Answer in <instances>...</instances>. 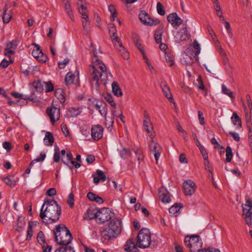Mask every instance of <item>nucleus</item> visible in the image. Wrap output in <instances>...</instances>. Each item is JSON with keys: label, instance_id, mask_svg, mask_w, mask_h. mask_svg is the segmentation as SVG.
Masks as SVG:
<instances>
[{"label": "nucleus", "instance_id": "obj_1", "mask_svg": "<svg viewBox=\"0 0 252 252\" xmlns=\"http://www.w3.org/2000/svg\"><path fill=\"white\" fill-rule=\"evenodd\" d=\"M92 61L94 64L90 66L92 71L89 80L92 85H94L97 89L101 83L104 86L106 84L107 80V72L105 64L99 61L96 52L94 51Z\"/></svg>", "mask_w": 252, "mask_h": 252}, {"label": "nucleus", "instance_id": "obj_2", "mask_svg": "<svg viewBox=\"0 0 252 252\" xmlns=\"http://www.w3.org/2000/svg\"><path fill=\"white\" fill-rule=\"evenodd\" d=\"M61 214V208L54 199L45 200L40 209L39 216L43 223L48 224L56 222Z\"/></svg>", "mask_w": 252, "mask_h": 252}, {"label": "nucleus", "instance_id": "obj_3", "mask_svg": "<svg viewBox=\"0 0 252 252\" xmlns=\"http://www.w3.org/2000/svg\"><path fill=\"white\" fill-rule=\"evenodd\" d=\"M121 222L118 219L111 220L108 227L101 231V236L105 240L116 238L121 232Z\"/></svg>", "mask_w": 252, "mask_h": 252}, {"label": "nucleus", "instance_id": "obj_4", "mask_svg": "<svg viewBox=\"0 0 252 252\" xmlns=\"http://www.w3.org/2000/svg\"><path fill=\"white\" fill-rule=\"evenodd\" d=\"M54 234L55 241L62 246L68 245L72 240V236L69 230L64 226L57 225L54 230Z\"/></svg>", "mask_w": 252, "mask_h": 252}, {"label": "nucleus", "instance_id": "obj_5", "mask_svg": "<svg viewBox=\"0 0 252 252\" xmlns=\"http://www.w3.org/2000/svg\"><path fill=\"white\" fill-rule=\"evenodd\" d=\"M136 245L140 248L145 249L150 246L151 242V233L147 228L141 229L137 236Z\"/></svg>", "mask_w": 252, "mask_h": 252}, {"label": "nucleus", "instance_id": "obj_6", "mask_svg": "<svg viewBox=\"0 0 252 252\" xmlns=\"http://www.w3.org/2000/svg\"><path fill=\"white\" fill-rule=\"evenodd\" d=\"M184 242L186 246L189 249L191 252H195L202 247V243L198 235L187 236L185 238Z\"/></svg>", "mask_w": 252, "mask_h": 252}, {"label": "nucleus", "instance_id": "obj_7", "mask_svg": "<svg viewBox=\"0 0 252 252\" xmlns=\"http://www.w3.org/2000/svg\"><path fill=\"white\" fill-rule=\"evenodd\" d=\"M139 18L140 21L145 25L152 26L160 23L158 19H152L145 11H141L139 14Z\"/></svg>", "mask_w": 252, "mask_h": 252}, {"label": "nucleus", "instance_id": "obj_8", "mask_svg": "<svg viewBox=\"0 0 252 252\" xmlns=\"http://www.w3.org/2000/svg\"><path fill=\"white\" fill-rule=\"evenodd\" d=\"M149 148L150 152L154 154L156 163L158 164V159L162 152V148L158 143L155 142L153 139H152L149 142Z\"/></svg>", "mask_w": 252, "mask_h": 252}, {"label": "nucleus", "instance_id": "obj_9", "mask_svg": "<svg viewBox=\"0 0 252 252\" xmlns=\"http://www.w3.org/2000/svg\"><path fill=\"white\" fill-rule=\"evenodd\" d=\"M111 218V211L109 209L103 208L99 210L97 214V219L99 223H103Z\"/></svg>", "mask_w": 252, "mask_h": 252}, {"label": "nucleus", "instance_id": "obj_10", "mask_svg": "<svg viewBox=\"0 0 252 252\" xmlns=\"http://www.w3.org/2000/svg\"><path fill=\"white\" fill-rule=\"evenodd\" d=\"M184 192L186 195L191 196L195 191L196 186L191 180L185 181L183 183Z\"/></svg>", "mask_w": 252, "mask_h": 252}, {"label": "nucleus", "instance_id": "obj_11", "mask_svg": "<svg viewBox=\"0 0 252 252\" xmlns=\"http://www.w3.org/2000/svg\"><path fill=\"white\" fill-rule=\"evenodd\" d=\"M46 113L53 125L60 118V110L55 107H48L46 109Z\"/></svg>", "mask_w": 252, "mask_h": 252}, {"label": "nucleus", "instance_id": "obj_12", "mask_svg": "<svg viewBox=\"0 0 252 252\" xmlns=\"http://www.w3.org/2000/svg\"><path fill=\"white\" fill-rule=\"evenodd\" d=\"M189 33L188 32L187 28L184 27L182 29L176 32L174 35L176 42L180 43L189 38Z\"/></svg>", "mask_w": 252, "mask_h": 252}, {"label": "nucleus", "instance_id": "obj_13", "mask_svg": "<svg viewBox=\"0 0 252 252\" xmlns=\"http://www.w3.org/2000/svg\"><path fill=\"white\" fill-rule=\"evenodd\" d=\"M91 132L92 138L95 141H97L102 137L103 128L100 125H94L92 126Z\"/></svg>", "mask_w": 252, "mask_h": 252}, {"label": "nucleus", "instance_id": "obj_14", "mask_svg": "<svg viewBox=\"0 0 252 252\" xmlns=\"http://www.w3.org/2000/svg\"><path fill=\"white\" fill-rule=\"evenodd\" d=\"M143 126L146 132L148 133L151 138L153 139L154 135L153 134V126L151 123L150 116L148 114H145L144 115V119L143 120Z\"/></svg>", "mask_w": 252, "mask_h": 252}, {"label": "nucleus", "instance_id": "obj_15", "mask_svg": "<svg viewBox=\"0 0 252 252\" xmlns=\"http://www.w3.org/2000/svg\"><path fill=\"white\" fill-rule=\"evenodd\" d=\"M93 104L94 107L97 110L100 114L103 116H105L107 113V105L103 101H95Z\"/></svg>", "mask_w": 252, "mask_h": 252}, {"label": "nucleus", "instance_id": "obj_16", "mask_svg": "<svg viewBox=\"0 0 252 252\" xmlns=\"http://www.w3.org/2000/svg\"><path fill=\"white\" fill-rule=\"evenodd\" d=\"M167 20L174 27L175 26H179L183 22V20L175 12L169 14L167 16Z\"/></svg>", "mask_w": 252, "mask_h": 252}, {"label": "nucleus", "instance_id": "obj_17", "mask_svg": "<svg viewBox=\"0 0 252 252\" xmlns=\"http://www.w3.org/2000/svg\"><path fill=\"white\" fill-rule=\"evenodd\" d=\"M124 250L126 252H139L133 239H129L124 246Z\"/></svg>", "mask_w": 252, "mask_h": 252}, {"label": "nucleus", "instance_id": "obj_18", "mask_svg": "<svg viewBox=\"0 0 252 252\" xmlns=\"http://www.w3.org/2000/svg\"><path fill=\"white\" fill-rule=\"evenodd\" d=\"M99 210L96 208H90L85 214L84 218L85 220H90L94 218H97V214Z\"/></svg>", "mask_w": 252, "mask_h": 252}, {"label": "nucleus", "instance_id": "obj_19", "mask_svg": "<svg viewBox=\"0 0 252 252\" xmlns=\"http://www.w3.org/2000/svg\"><path fill=\"white\" fill-rule=\"evenodd\" d=\"M159 197L163 203H169L171 201L169 192L163 188L159 189Z\"/></svg>", "mask_w": 252, "mask_h": 252}, {"label": "nucleus", "instance_id": "obj_20", "mask_svg": "<svg viewBox=\"0 0 252 252\" xmlns=\"http://www.w3.org/2000/svg\"><path fill=\"white\" fill-rule=\"evenodd\" d=\"M160 87L165 96L168 99H172L173 98V96L170 90V89L167 85L166 83L165 82H161V83L160 84Z\"/></svg>", "mask_w": 252, "mask_h": 252}, {"label": "nucleus", "instance_id": "obj_21", "mask_svg": "<svg viewBox=\"0 0 252 252\" xmlns=\"http://www.w3.org/2000/svg\"><path fill=\"white\" fill-rule=\"evenodd\" d=\"M164 26L160 25L155 32V38L157 43L161 42V37L163 32Z\"/></svg>", "mask_w": 252, "mask_h": 252}, {"label": "nucleus", "instance_id": "obj_22", "mask_svg": "<svg viewBox=\"0 0 252 252\" xmlns=\"http://www.w3.org/2000/svg\"><path fill=\"white\" fill-rule=\"evenodd\" d=\"M183 207L181 203H175L171 206L169 209V212L171 216H177L180 209Z\"/></svg>", "mask_w": 252, "mask_h": 252}, {"label": "nucleus", "instance_id": "obj_23", "mask_svg": "<svg viewBox=\"0 0 252 252\" xmlns=\"http://www.w3.org/2000/svg\"><path fill=\"white\" fill-rule=\"evenodd\" d=\"M44 141L46 146H52L54 142V138L51 132H47L44 138Z\"/></svg>", "mask_w": 252, "mask_h": 252}, {"label": "nucleus", "instance_id": "obj_24", "mask_svg": "<svg viewBox=\"0 0 252 252\" xmlns=\"http://www.w3.org/2000/svg\"><path fill=\"white\" fill-rule=\"evenodd\" d=\"M3 182L11 188L14 187L16 184V181L14 180L13 175H8L3 178Z\"/></svg>", "mask_w": 252, "mask_h": 252}, {"label": "nucleus", "instance_id": "obj_25", "mask_svg": "<svg viewBox=\"0 0 252 252\" xmlns=\"http://www.w3.org/2000/svg\"><path fill=\"white\" fill-rule=\"evenodd\" d=\"M112 92L113 94L117 96H121L122 95L123 93L121 89H120L118 84L116 82H113L112 84Z\"/></svg>", "mask_w": 252, "mask_h": 252}, {"label": "nucleus", "instance_id": "obj_26", "mask_svg": "<svg viewBox=\"0 0 252 252\" xmlns=\"http://www.w3.org/2000/svg\"><path fill=\"white\" fill-rule=\"evenodd\" d=\"M116 47L117 49L119 51L124 59H128L129 53L125 49V48L123 46L122 43H119L118 46H117Z\"/></svg>", "mask_w": 252, "mask_h": 252}, {"label": "nucleus", "instance_id": "obj_27", "mask_svg": "<svg viewBox=\"0 0 252 252\" xmlns=\"http://www.w3.org/2000/svg\"><path fill=\"white\" fill-rule=\"evenodd\" d=\"M63 3L64 5V8L65 10L69 16L70 19L73 21L74 20L73 19V15L72 14V11L71 7V5L68 1V0H63Z\"/></svg>", "mask_w": 252, "mask_h": 252}, {"label": "nucleus", "instance_id": "obj_28", "mask_svg": "<svg viewBox=\"0 0 252 252\" xmlns=\"http://www.w3.org/2000/svg\"><path fill=\"white\" fill-rule=\"evenodd\" d=\"M75 79V75L70 73L68 72L66 74L65 76V83L67 86H69L71 85H72L74 83V81Z\"/></svg>", "mask_w": 252, "mask_h": 252}, {"label": "nucleus", "instance_id": "obj_29", "mask_svg": "<svg viewBox=\"0 0 252 252\" xmlns=\"http://www.w3.org/2000/svg\"><path fill=\"white\" fill-rule=\"evenodd\" d=\"M55 95L57 98L60 100L61 103L65 102V99L63 89L60 88L56 89L55 92Z\"/></svg>", "mask_w": 252, "mask_h": 252}, {"label": "nucleus", "instance_id": "obj_30", "mask_svg": "<svg viewBox=\"0 0 252 252\" xmlns=\"http://www.w3.org/2000/svg\"><path fill=\"white\" fill-rule=\"evenodd\" d=\"M231 120L234 125L237 126L238 128L241 127V119L236 112L233 113Z\"/></svg>", "mask_w": 252, "mask_h": 252}, {"label": "nucleus", "instance_id": "obj_31", "mask_svg": "<svg viewBox=\"0 0 252 252\" xmlns=\"http://www.w3.org/2000/svg\"><path fill=\"white\" fill-rule=\"evenodd\" d=\"M193 58L188 55H185L181 59L182 63L186 65H190L193 63Z\"/></svg>", "mask_w": 252, "mask_h": 252}, {"label": "nucleus", "instance_id": "obj_32", "mask_svg": "<svg viewBox=\"0 0 252 252\" xmlns=\"http://www.w3.org/2000/svg\"><path fill=\"white\" fill-rule=\"evenodd\" d=\"M33 45H34V47L32 51V54L34 58L37 59L42 52L39 45L35 43H33Z\"/></svg>", "mask_w": 252, "mask_h": 252}, {"label": "nucleus", "instance_id": "obj_33", "mask_svg": "<svg viewBox=\"0 0 252 252\" xmlns=\"http://www.w3.org/2000/svg\"><path fill=\"white\" fill-rule=\"evenodd\" d=\"M7 8H4V11L3 13L2 20L4 24H7L9 22L11 19L12 15L11 11H9V13H7Z\"/></svg>", "mask_w": 252, "mask_h": 252}, {"label": "nucleus", "instance_id": "obj_34", "mask_svg": "<svg viewBox=\"0 0 252 252\" xmlns=\"http://www.w3.org/2000/svg\"><path fill=\"white\" fill-rule=\"evenodd\" d=\"M193 46L194 49L195 50V52L194 53L193 58L195 59L196 61L198 60V55L200 53V47L199 44L198 43L197 40H195L193 42Z\"/></svg>", "mask_w": 252, "mask_h": 252}, {"label": "nucleus", "instance_id": "obj_35", "mask_svg": "<svg viewBox=\"0 0 252 252\" xmlns=\"http://www.w3.org/2000/svg\"><path fill=\"white\" fill-rule=\"evenodd\" d=\"M120 155L122 158L125 159L130 157L131 153L129 149L126 148H123L120 152Z\"/></svg>", "mask_w": 252, "mask_h": 252}, {"label": "nucleus", "instance_id": "obj_36", "mask_svg": "<svg viewBox=\"0 0 252 252\" xmlns=\"http://www.w3.org/2000/svg\"><path fill=\"white\" fill-rule=\"evenodd\" d=\"M43 82L41 81H34L32 84V86L35 89L36 91L38 92H41L43 90Z\"/></svg>", "mask_w": 252, "mask_h": 252}, {"label": "nucleus", "instance_id": "obj_37", "mask_svg": "<svg viewBox=\"0 0 252 252\" xmlns=\"http://www.w3.org/2000/svg\"><path fill=\"white\" fill-rule=\"evenodd\" d=\"M25 225L24 218L22 217H19L17 219V227L16 230L18 232L22 231Z\"/></svg>", "mask_w": 252, "mask_h": 252}, {"label": "nucleus", "instance_id": "obj_38", "mask_svg": "<svg viewBox=\"0 0 252 252\" xmlns=\"http://www.w3.org/2000/svg\"><path fill=\"white\" fill-rule=\"evenodd\" d=\"M108 10L111 13L110 20L111 21H114L115 18L117 16V12L115 6L113 4H110L108 6Z\"/></svg>", "mask_w": 252, "mask_h": 252}, {"label": "nucleus", "instance_id": "obj_39", "mask_svg": "<svg viewBox=\"0 0 252 252\" xmlns=\"http://www.w3.org/2000/svg\"><path fill=\"white\" fill-rule=\"evenodd\" d=\"M37 241L42 245V247L44 248L45 245H46V243L45 240V236L43 232L42 231H40L37 235Z\"/></svg>", "mask_w": 252, "mask_h": 252}, {"label": "nucleus", "instance_id": "obj_40", "mask_svg": "<svg viewBox=\"0 0 252 252\" xmlns=\"http://www.w3.org/2000/svg\"><path fill=\"white\" fill-rule=\"evenodd\" d=\"M55 252H75L73 248L70 246H63L56 250Z\"/></svg>", "mask_w": 252, "mask_h": 252}, {"label": "nucleus", "instance_id": "obj_41", "mask_svg": "<svg viewBox=\"0 0 252 252\" xmlns=\"http://www.w3.org/2000/svg\"><path fill=\"white\" fill-rule=\"evenodd\" d=\"M221 89L223 94L228 95L232 99H234L235 97L233 95V93L228 89L224 85H222Z\"/></svg>", "mask_w": 252, "mask_h": 252}, {"label": "nucleus", "instance_id": "obj_42", "mask_svg": "<svg viewBox=\"0 0 252 252\" xmlns=\"http://www.w3.org/2000/svg\"><path fill=\"white\" fill-rule=\"evenodd\" d=\"M165 58L166 60L167 63H168L169 66H172L174 63V58L173 56L170 53L165 52Z\"/></svg>", "mask_w": 252, "mask_h": 252}, {"label": "nucleus", "instance_id": "obj_43", "mask_svg": "<svg viewBox=\"0 0 252 252\" xmlns=\"http://www.w3.org/2000/svg\"><path fill=\"white\" fill-rule=\"evenodd\" d=\"M33 99V98H32V96L26 95L25 98H23L22 97L21 98H20V99H19L18 100H17L16 101V102H17L16 104H18V105H19L20 106L25 105L28 102L27 99L32 100Z\"/></svg>", "mask_w": 252, "mask_h": 252}, {"label": "nucleus", "instance_id": "obj_44", "mask_svg": "<svg viewBox=\"0 0 252 252\" xmlns=\"http://www.w3.org/2000/svg\"><path fill=\"white\" fill-rule=\"evenodd\" d=\"M233 154L232 149L230 146H227L226 149V162H230L232 158Z\"/></svg>", "mask_w": 252, "mask_h": 252}, {"label": "nucleus", "instance_id": "obj_45", "mask_svg": "<svg viewBox=\"0 0 252 252\" xmlns=\"http://www.w3.org/2000/svg\"><path fill=\"white\" fill-rule=\"evenodd\" d=\"M69 112L72 117H77L82 112V109L81 108L71 107L69 109Z\"/></svg>", "mask_w": 252, "mask_h": 252}, {"label": "nucleus", "instance_id": "obj_46", "mask_svg": "<svg viewBox=\"0 0 252 252\" xmlns=\"http://www.w3.org/2000/svg\"><path fill=\"white\" fill-rule=\"evenodd\" d=\"M111 38L113 42L115 44V46H118L119 43H122L120 39L118 37L117 32L110 34Z\"/></svg>", "mask_w": 252, "mask_h": 252}, {"label": "nucleus", "instance_id": "obj_47", "mask_svg": "<svg viewBox=\"0 0 252 252\" xmlns=\"http://www.w3.org/2000/svg\"><path fill=\"white\" fill-rule=\"evenodd\" d=\"M74 196L72 193H70L67 199V203L69 205V207L72 208L74 206Z\"/></svg>", "mask_w": 252, "mask_h": 252}, {"label": "nucleus", "instance_id": "obj_48", "mask_svg": "<svg viewBox=\"0 0 252 252\" xmlns=\"http://www.w3.org/2000/svg\"><path fill=\"white\" fill-rule=\"evenodd\" d=\"M252 117V116H251ZM247 126L249 129V142H252V119L250 122H248Z\"/></svg>", "mask_w": 252, "mask_h": 252}, {"label": "nucleus", "instance_id": "obj_49", "mask_svg": "<svg viewBox=\"0 0 252 252\" xmlns=\"http://www.w3.org/2000/svg\"><path fill=\"white\" fill-rule=\"evenodd\" d=\"M157 9L158 13L159 15L163 16L165 14L164 7L160 2H158L157 3Z\"/></svg>", "mask_w": 252, "mask_h": 252}, {"label": "nucleus", "instance_id": "obj_50", "mask_svg": "<svg viewBox=\"0 0 252 252\" xmlns=\"http://www.w3.org/2000/svg\"><path fill=\"white\" fill-rule=\"evenodd\" d=\"M73 159V156L70 152L67 153L66 154V159L64 157H62V162L64 164L67 165V162L71 161Z\"/></svg>", "mask_w": 252, "mask_h": 252}, {"label": "nucleus", "instance_id": "obj_51", "mask_svg": "<svg viewBox=\"0 0 252 252\" xmlns=\"http://www.w3.org/2000/svg\"><path fill=\"white\" fill-rule=\"evenodd\" d=\"M32 234H33V231H32V225L31 222H29L28 230H27V235L26 240H30L32 236Z\"/></svg>", "mask_w": 252, "mask_h": 252}, {"label": "nucleus", "instance_id": "obj_52", "mask_svg": "<svg viewBox=\"0 0 252 252\" xmlns=\"http://www.w3.org/2000/svg\"><path fill=\"white\" fill-rule=\"evenodd\" d=\"M105 100L109 102L110 105L113 107V108H116V103H115L113 98L112 96L110 94H108L105 97Z\"/></svg>", "mask_w": 252, "mask_h": 252}, {"label": "nucleus", "instance_id": "obj_53", "mask_svg": "<svg viewBox=\"0 0 252 252\" xmlns=\"http://www.w3.org/2000/svg\"><path fill=\"white\" fill-rule=\"evenodd\" d=\"M45 84L46 92H51L54 90V86L51 81L43 82Z\"/></svg>", "mask_w": 252, "mask_h": 252}, {"label": "nucleus", "instance_id": "obj_54", "mask_svg": "<svg viewBox=\"0 0 252 252\" xmlns=\"http://www.w3.org/2000/svg\"><path fill=\"white\" fill-rule=\"evenodd\" d=\"M77 6L78 10L80 9H83V8H87L86 6V2L85 0H77Z\"/></svg>", "mask_w": 252, "mask_h": 252}, {"label": "nucleus", "instance_id": "obj_55", "mask_svg": "<svg viewBox=\"0 0 252 252\" xmlns=\"http://www.w3.org/2000/svg\"><path fill=\"white\" fill-rule=\"evenodd\" d=\"M135 155L137 156V160L140 161L143 160L144 158V156L142 151L139 149L133 150Z\"/></svg>", "mask_w": 252, "mask_h": 252}, {"label": "nucleus", "instance_id": "obj_56", "mask_svg": "<svg viewBox=\"0 0 252 252\" xmlns=\"http://www.w3.org/2000/svg\"><path fill=\"white\" fill-rule=\"evenodd\" d=\"M82 25L84 30L87 32H88L90 27V22L88 19H84V20L82 21Z\"/></svg>", "mask_w": 252, "mask_h": 252}, {"label": "nucleus", "instance_id": "obj_57", "mask_svg": "<svg viewBox=\"0 0 252 252\" xmlns=\"http://www.w3.org/2000/svg\"><path fill=\"white\" fill-rule=\"evenodd\" d=\"M96 174L98 176V177L100 179V180H102L103 181H104L106 179V177L102 170H97L96 171Z\"/></svg>", "mask_w": 252, "mask_h": 252}, {"label": "nucleus", "instance_id": "obj_58", "mask_svg": "<svg viewBox=\"0 0 252 252\" xmlns=\"http://www.w3.org/2000/svg\"><path fill=\"white\" fill-rule=\"evenodd\" d=\"M79 13L82 15V17L83 19H88V10L87 8H83L78 10Z\"/></svg>", "mask_w": 252, "mask_h": 252}, {"label": "nucleus", "instance_id": "obj_59", "mask_svg": "<svg viewBox=\"0 0 252 252\" xmlns=\"http://www.w3.org/2000/svg\"><path fill=\"white\" fill-rule=\"evenodd\" d=\"M199 149L204 159H207L208 158V154L205 148L203 146H200Z\"/></svg>", "mask_w": 252, "mask_h": 252}, {"label": "nucleus", "instance_id": "obj_60", "mask_svg": "<svg viewBox=\"0 0 252 252\" xmlns=\"http://www.w3.org/2000/svg\"><path fill=\"white\" fill-rule=\"evenodd\" d=\"M108 28L110 34L116 33L117 32V30L115 26L112 24H109L108 25Z\"/></svg>", "mask_w": 252, "mask_h": 252}, {"label": "nucleus", "instance_id": "obj_61", "mask_svg": "<svg viewBox=\"0 0 252 252\" xmlns=\"http://www.w3.org/2000/svg\"><path fill=\"white\" fill-rule=\"evenodd\" d=\"M196 81L198 83V85L197 86L198 88L200 90H204L205 86L201 76H199Z\"/></svg>", "mask_w": 252, "mask_h": 252}, {"label": "nucleus", "instance_id": "obj_62", "mask_svg": "<svg viewBox=\"0 0 252 252\" xmlns=\"http://www.w3.org/2000/svg\"><path fill=\"white\" fill-rule=\"evenodd\" d=\"M243 215H244L245 217H246L247 216L252 215V210L251 208H249V209H247L245 207L243 206Z\"/></svg>", "mask_w": 252, "mask_h": 252}, {"label": "nucleus", "instance_id": "obj_63", "mask_svg": "<svg viewBox=\"0 0 252 252\" xmlns=\"http://www.w3.org/2000/svg\"><path fill=\"white\" fill-rule=\"evenodd\" d=\"M198 115L200 124L204 125L205 124V120L203 113L201 111H198Z\"/></svg>", "mask_w": 252, "mask_h": 252}, {"label": "nucleus", "instance_id": "obj_64", "mask_svg": "<svg viewBox=\"0 0 252 252\" xmlns=\"http://www.w3.org/2000/svg\"><path fill=\"white\" fill-rule=\"evenodd\" d=\"M229 134L231 135L233 137V139L237 142L239 141L240 139V137L238 133L230 131L229 132Z\"/></svg>", "mask_w": 252, "mask_h": 252}]
</instances>
